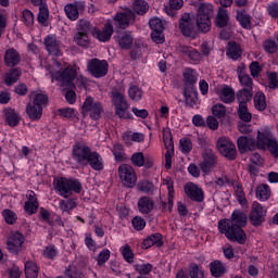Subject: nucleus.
<instances>
[{
	"mask_svg": "<svg viewBox=\"0 0 278 278\" xmlns=\"http://www.w3.org/2000/svg\"><path fill=\"white\" fill-rule=\"evenodd\" d=\"M118 177L125 188H134L138 181L136 170L129 164H122L118 167Z\"/></svg>",
	"mask_w": 278,
	"mask_h": 278,
	"instance_id": "obj_8",
	"label": "nucleus"
},
{
	"mask_svg": "<svg viewBox=\"0 0 278 278\" xmlns=\"http://www.w3.org/2000/svg\"><path fill=\"white\" fill-rule=\"evenodd\" d=\"M96 27L90 24V22L86 18H81L77 24V33L78 34H94Z\"/></svg>",
	"mask_w": 278,
	"mask_h": 278,
	"instance_id": "obj_34",
	"label": "nucleus"
},
{
	"mask_svg": "<svg viewBox=\"0 0 278 278\" xmlns=\"http://www.w3.org/2000/svg\"><path fill=\"white\" fill-rule=\"evenodd\" d=\"M37 21L41 25H47V21H49V5L46 4L45 7H39Z\"/></svg>",
	"mask_w": 278,
	"mask_h": 278,
	"instance_id": "obj_49",
	"label": "nucleus"
},
{
	"mask_svg": "<svg viewBox=\"0 0 278 278\" xmlns=\"http://www.w3.org/2000/svg\"><path fill=\"white\" fill-rule=\"evenodd\" d=\"M130 162L138 168H142V166H144V153L142 152L134 153L130 157Z\"/></svg>",
	"mask_w": 278,
	"mask_h": 278,
	"instance_id": "obj_52",
	"label": "nucleus"
},
{
	"mask_svg": "<svg viewBox=\"0 0 278 278\" xmlns=\"http://www.w3.org/2000/svg\"><path fill=\"white\" fill-rule=\"evenodd\" d=\"M110 260V250H103L97 257L98 266H103Z\"/></svg>",
	"mask_w": 278,
	"mask_h": 278,
	"instance_id": "obj_64",
	"label": "nucleus"
},
{
	"mask_svg": "<svg viewBox=\"0 0 278 278\" xmlns=\"http://www.w3.org/2000/svg\"><path fill=\"white\" fill-rule=\"evenodd\" d=\"M165 185L167 186V190H168V198H167L168 212H173V205L175 201V187L173 185V179L167 178Z\"/></svg>",
	"mask_w": 278,
	"mask_h": 278,
	"instance_id": "obj_40",
	"label": "nucleus"
},
{
	"mask_svg": "<svg viewBox=\"0 0 278 278\" xmlns=\"http://www.w3.org/2000/svg\"><path fill=\"white\" fill-rule=\"evenodd\" d=\"M113 105H115V114L118 118H127V110H129V102L118 89L111 91Z\"/></svg>",
	"mask_w": 278,
	"mask_h": 278,
	"instance_id": "obj_7",
	"label": "nucleus"
},
{
	"mask_svg": "<svg viewBox=\"0 0 278 278\" xmlns=\"http://www.w3.org/2000/svg\"><path fill=\"white\" fill-rule=\"evenodd\" d=\"M21 79V68H13L4 76V83L7 86H13Z\"/></svg>",
	"mask_w": 278,
	"mask_h": 278,
	"instance_id": "obj_37",
	"label": "nucleus"
},
{
	"mask_svg": "<svg viewBox=\"0 0 278 278\" xmlns=\"http://www.w3.org/2000/svg\"><path fill=\"white\" fill-rule=\"evenodd\" d=\"M256 197L260 201H268L270 199V187L268 185H261L256 188Z\"/></svg>",
	"mask_w": 278,
	"mask_h": 278,
	"instance_id": "obj_44",
	"label": "nucleus"
},
{
	"mask_svg": "<svg viewBox=\"0 0 278 278\" xmlns=\"http://www.w3.org/2000/svg\"><path fill=\"white\" fill-rule=\"evenodd\" d=\"M59 205L62 212H71L77 207V202H75V199L61 200Z\"/></svg>",
	"mask_w": 278,
	"mask_h": 278,
	"instance_id": "obj_50",
	"label": "nucleus"
},
{
	"mask_svg": "<svg viewBox=\"0 0 278 278\" xmlns=\"http://www.w3.org/2000/svg\"><path fill=\"white\" fill-rule=\"evenodd\" d=\"M185 193L191 201H195V203H201L204 199L203 189L199 188L194 182H188L185 185Z\"/></svg>",
	"mask_w": 278,
	"mask_h": 278,
	"instance_id": "obj_19",
	"label": "nucleus"
},
{
	"mask_svg": "<svg viewBox=\"0 0 278 278\" xmlns=\"http://www.w3.org/2000/svg\"><path fill=\"white\" fill-rule=\"evenodd\" d=\"M214 14V9L211 4H201L197 12L195 23L197 27L202 34H207L212 29V22L210 16Z\"/></svg>",
	"mask_w": 278,
	"mask_h": 278,
	"instance_id": "obj_5",
	"label": "nucleus"
},
{
	"mask_svg": "<svg viewBox=\"0 0 278 278\" xmlns=\"http://www.w3.org/2000/svg\"><path fill=\"white\" fill-rule=\"evenodd\" d=\"M4 63L9 68L18 66V64H21V54L18 51L14 48L8 49L4 53Z\"/></svg>",
	"mask_w": 278,
	"mask_h": 278,
	"instance_id": "obj_21",
	"label": "nucleus"
},
{
	"mask_svg": "<svg viewBox=\"0 0 278 278\" xmlns=\"http://www.w3.org/2000/svg\"><path fill=\"white\" fill-rule=\"evenodd\" d=\"M83 188L78 179L61 177L55 181V190L59 191V194L63 197V199H68V197H72L73 192L79 194Z\"/></svg>",
	"mask_w": 278,
	"mask_h": 278,
	"instance_id": "obj_4",
	"label": "nucleus"
},
{
	"mask_svg": "<svg viewBox=\"0 0 278 278\" xmlns=\"http://www.w3.org/2000/svg\"><path fill=\"white\" fill-rule=\"evenodd\" d=\"M237 147L241 154L255 151L260 147V138L257 137V140H255L252 136H241L237 139Z\"/></svg>",
	"mask_w": 278,
	"mask_h": 278,
	"instance_id": "obj_15",
	"label": "nucleus"
},
{
	"mask_svg": "<svg viewBox=\"0 0 278 278\" xmlns=\"http://www.w3.org/2000/svg\"><path fill=\"white\" fill-rule=\"evenodd\" d=\"M86 8L84 2H76V4L65 5V14L70 21H77L79 18V9Z\"/></svg>",
	"mask_w": 278,
	"mask_h": 278,
	"instance_id": "obj_25",
	"label": "nucleus"
},
{
	"mask_svg": "<svg viewBox=\"0 0 278 278\" xmlns=\"http://www.w3.org/2000/svg\"><path fill=\"white\" fill-rule=\"evenodd\" d=\"M266 220V210L260 203H255L250 212V223L254 227H260Z\"/></svg>",
	"mask_w": 278,
	"mask_h": 278,
	"instance_id": "obj_17",
	"label": "nucleus"
},
{
	"mask_svg": "<svg viewBox=\"0 0 278 278\" xmlns=\"http://www.w3.org/2000/svg\"><path fill=\"white\" fill-rule=\"evenodd\" d=\"M81 110L83 116H90L92 121H99L104 112L103 104L90 96L85 99Z\"/></svg>",
	"mask_w": 278,
	"mask_h": 278,
	"instance_id": "obj_6",
	"label": "nucleus"
},
{
	"mask_svg": "<svg viewBox=\"0 0 278 278\" xmlns=\"http://www.w3.org/2000/svg\"><path fill=\"white\" fill-rule=\"evenodd\" d=\"M218 117L214 116V115H210L206 118V125L208 127V129H212V131H216V129H218Z\"/></svg>",
	"mask_w": 278,
	"mask_h": 278,
	"instance_id": "obj_63",
	"label": "nucleus"
},
{
	"mask_svg": "<svg viewBox=\"0 0 278 278\" xmlns=\"http://www.w3.org/2000/svg\"><path fill=\"white\" fill-rule=\"evenodd\" d=\"M74 40L78 47H88L90 45V39L86 33H76Z\"/></svg>",
	"mask_w": 278,
	"mask_h": 278,
	"instance_id": "obj_47",
	"label": "nucleus"
},
{
	"mask_svg": "<svg viewBox=\"0 0 278 278\" xmlns=\"http://www.w3.org/2000/svg\"><path fill=\"white\" fill-rule=\"evenodd\" d=\"M43 255L48 260H53V257H56L58 255V249H55V245H48L43 250Z\"/></svg>",
	"mask_w": 278,
	"mask_h": 278,
	"instance_id": "obj_62",
	"label": "nucleus"
},
{
	"mask_svg": "<svg viewBox=\"0 0 278 278\" xmlns=\"http://www.w3.org/2000/svg\"><path fill=\"white\" fill-rule=\"evenodd\" d=\"M149 25L152 31H164V23L159 17H152Z\"/></svg>",
	"mask_w": 278,
	"mask_h": 278,
	"instance_id": "obj_53",
	"label": "nucleus"
},
{
	"mask_svg": "<svg viewBox=\"0 0 278 278\" xmlns=\"http://www.w3.org/2000/svg\"><path fill=\"white\" fill-rule=\"evenodd\" d=\"M132 10L136 14L143 16L149 12V3L144 0H135L132 4Z\"/></svg>",
	"mask_w": 278,
	"mask_h": 278,
	"instance_id": "obj_39",
	"label": "nucleus"
},
{
	"mask_svg": "<svg viewBox=\"0 0 278 278\" xmlns=\"http://www.w3.org/2000/svg\"><path fill=\"white\" fill-rule=\"evenodd\" d=\"M128 94L132 101H140V99H142V89L138 86H131L128 90Z\"/></svg>",
	"mask_w": 278,
	"mask_h": 278,
	"instance_id": "obj_54",
	"label": "nucleus"
},
{
	"mask_svg": "<svg viewBox=\"0 0 278 278\" xmlns=\"http://www.w3.org/2000/svg\"><path fill=\"white\" fill-rule=\"evenodd\" d=\"M45 45L50 55H60V40L54 35L45 38Z\"/></svg>",
	"mask_w": 278,
	"mask_h": 278,
	"instance_id": "obj_22",
	"label": "nucleus"
},
{
	"mask_svg": "<svg viewBox=\"0 0 278 278\" xmlns=\"http://www.w3.org/2000/svg\"><path fill=\"white\" fill-rule=\"evenodd\" d=\"M267 147L268 151L274 157H278V143L270 131H258V149H264Z\"/></svg>",
	"mask_w": 278,
	"mask_h": 278,
	"instance_id": "obj_12",
	"label": "nucleus"
},
{
	"mask_svg": "<svg viewBox=\"0 0 278 278\" xmlns=\"http://www.w3.org/2000/svg\"><path fill=\"white\" fill-rule=\"evenodd\" d=\"M253 99V89H241L237 92L239 105H247Z\"/></svg>",
	"mask_w": 278,
	"mask_h": 278,
	"instance_id": "obj_33",
	"label": "nucleus"
},
{
	"mask_svg": "<svg viewBox=\"0 0 278 278\" xmlns=\"http://www.w3.org/2000/svg\"><path fill=\"white\" fill-rule=\"evenodd\" d=\"M155 207V202L149 197H141L138 200V210L140 214H151Z\"/></svg>",
	"mask_w": 278,
	"mask_h": 278,
	"instance_id": "obj_24",
	"label": "nucleus"
},
{
	"mask_svg": "<svg viewBox=\"0 0 278 278\" xmlns=\"http://www.w3.org/2000/svg\"><path fill=\"white\" fill-rule=\"evenodd\" d=\"M277 47V42H275L273 39L266 40L263 45V48L267 53H276Z\"/></svg>",
	"mask_w": 278,
	"mask_h": 278,
	"instance_id": "obj_61",
	"label": "nucleus"
},
{
	"mask_svg": "<svg viewBox=\"0 0 278 278\" xmlns=\"http://www.w3.org/2000/svg\"><path fill=\"white\" fill-rule=\"evenodd\" d=\"M254 108L258 112H264L266 110V96L262 91H257L254 94Z\"/></svg>",
	"mask_w": 278,
	"mask_h": 278,
	"instance_id": "obj_38",
	"label": "nucleus"
},
{
	"mask_svg": "<svg viewBox=\"0 0 278 278\" xmlns=\"http://www.w3.org/2000/svg\"><path fill=\"white\" fill-rule=\"evenodd\" d=\"M212 114L215 116V118H225L227 115V108H225V105L222 103H217L212 106Z\"/></svg>",
	"mask_w": 278,
	"mask_h": 278,
	"instance_id": "obj_48",
	"label": "nucleus"
},
{
	"mask_svg": "<svg viewBox=\"0 0 278 278\" xmlns=\"http://www.w3.org/2000/svg\"><path fill=\"white\" fill-rule=\"evenodd\" d=\"M219 99L223 103H233L236 101V91L230 86H225L222 89Z\"/></svg>",
	"mask_w": 278,
	"mask_h": 278,
	"instance_id": "obj_32",
	"label": "nucleus"
},
{
	"mask_svg": "<svg viewBox=\"0 0 278 278\" xmlns=\"http://www.w3.org/2000/svg\"><path fill=\"white\" fill-rule=\"evenodd\" d=\"M112 153L116 162H125V160H127V154H125V148L121 143H115L113 146Z\"/></svg>",
	"mask_w": 278,
	"mask_h": 278,
	"instance_id": "obj_41",
	"label": "nucleus"
},
{
	"mask_svg": "<svg viewBox=\"0 0 278 278\" xmlns=\"http://www.w3.org/2000/svg\"><path fill=\"white\" fill-rule=\"evenodd\" d=\"M229 23V12L225 8H219L217 16L215 18V25L216 27H227Z\"/></svg>",
	"mask_w": 278,
	"mask_h": 278,
	"instance_id": "obj_29",
	"label": "nucleus"
},
{
	"mask_svg": "<svg viewBox=\"0 0 278 278\" xmlns=\"http://www.w3.org/2000/svg\"><path fill=\"white\" fill-rule=\"evenodd\" d=\"M26 278H38V265L31 261H27L25 264Z\"/></svg>",
	"mask_w": 278,
	"mask_h": 278,
	"instance_id": "obj_42",
	"label": "nucleus"
},
{
	"mask_svg": "<svg viewBox=\"0 0 278 278\" xmlns=\"http://www.w3.org/2000/svg\"><path fill=\"white\" fill-rule=\"evenodd\" d=\"M47 103H49V96L45 93H36L33 99V104L37 105L38 108H46Z\"/></svg>",
	"mask_w": 278,
	"mask_h": 278,
	"instance_id": "obj_45",
	"label": "nucleus"
},
{
	"mask_svg": "<svg viewBox=\"0 0 278 278\" xmlns=\"http://www.w3.org/2000/svg\"><path fill=\"white\" fill-rule=\"evenodd\" d=\"M239 81H240L241 86H243V89L253 90V79L248 74L240 73Z\"/></svg>",
	"mask_w": 278,
	"mask_h": 278,
	"instance_id": "obj_46",
	"label": "nucleus"
},
{
	"mask_svg": "<svg viewBox=\"0 0 278 278\" xmlns=\"http://www.w3.org/2000/svg\"><path fill=\"white\" fill-rule=\"evenodd\" d=\"M226 54L230 60H239L242 58V48L236 41H229Z\"/></svg>",
	"mask_w": 278,
	"mask_h": 278,
	"instance_id": "obj_27",
	"label": "nucleus"
},
{
	"mask_svg": "<svg viewBox=\"0 0 278 278\" xmlns=\"http://www.w3.org/2000/svg\"><path fill=\"white\" fill-rule=\"evenodd\" d=\"M242 227H247V214L240 210H235L231 217L218 222L219 232L224 233L230 242L244 244L247 233Z\"/></svg>",
	"mask_w": 278,
	"mask_h": 278,
	"instance_id": "obj_1",
	"label": "nucleus"
},
{
	"mask_svg": "<svg viewBox=\"0 0 278 278\" xmlns=\"http://www.w3.org/2000/svg\"><path fill=\"white\" fill-rule=\"evenodd\" d=\"M237 21L243 29H251V15L247 14L245 10L237 11Z\"/></svg>",
	"mask_w": 278,
	"mask_h": 278,
	"instance_id": "obj_35",
	"label": "nucleus"
},
{
	"mask_svg": "<svg viewBox=\"0 0 278 278\" xmlns=\"http://www.w3.org/2000/svg\"><path fill=\"white\" fill-rule=\"evenodd\" d=\"M163 140L165 149H167L165 153V168L170 170L173 168V155L175 154V144L173 143V134L170 129H163Z\"/></svg>",
	"mask_w": 278,
	"mask_h": 278,
	"instance_id": "obj_11",
	"label": "nucleus"
},
{
	"mask_svg": "<svg viewBox=\"0 0 278 278\" xmlns=\"http://www.w3.org/2000/svg\"><path fill=\"white\" fill-rule=\"evenodd\" d=\"M179 29L182 36L187 38H195L197 29H194V21L190 17V13H184L179 21Z\"/></svg>",
	"mask_w": 278,
	"mask_h": 278,
	"instance_id": "obj_14",
	"label": "nucleus"
},
{
	"mask_svg": "<svg viewBox=\"0 0 278 278\" xmlns=\"http://www.w3.org/2000/svg\"><path fill=\"white\" fill-rule=\"evenodd\" d=\"M211 275L213 277H223L227 273V267L220 261H214L210 264Z\"/></svg>",
	"mask_w": 278,
	"mask_h": 278,
	"instance_id": "obj_30",
	"label": "nucleus"
},
{
	"mask_svg": "<svg viewBox=\"0 0 278 278\" xmlns=\"http://www.w3.org/2000/svg\"><path fill=\"white\" fill-rule=\"evenodd\" d=\"M189 275L191 278H205L203 269L197 264H191L189 266Z\"/></svg>",
	"mask_w": 278,
	"mask_h": 278,
	"instance_id": "obj_51",
	"label": "nucleus"
},
{
	"mask_svg": "<svg viewBox=\"0 0 278 278\" xmlns=\"http://www.w3.org/2000/svg\"><path fill=\"white\" fill-rule=\"evenodd\" d=\"M23 21L27 27H31L34 25V13L29 10H24L22 12Z\"/></svg>",
	"mask_w": 278,
	"mask_h": 278,
	"instance_id": "obj_59",
	"label": "nucleus"
},
{
	"mask_svg": "<svg viewBox=\"0 0 278 278\" xmlns=\"http://www.w3.org/2000/svg\"><path fill=\"white\" fill-rule=\"evenodd\" d=\"M4 123L9 127H16L21 123V115L14 109H4Z\"/></svg>",
	"mask_w": 278,
	"mask_h": 278,
	"instance_id": "obj_23",
	"label": "nucleus"
},
{
	"mask_svg": "<svg viewBox=\"0 0 278 278\" xmlns=\"http://www.w3.org/2000/svg\"><path fill=\"white\" fill-rule=\"evenodd\" d=\"M197 72L192 68H187L184 73L185 88H194L198 81Z\"/></svg>",
	"mask_w": 278,
	"mask_h": 278,
	"instance_id": "obj_31",
	"label": "nucleus"
},
{
	"mask_svg": "<svg viewBox=\"0 0 278 278\" xmlns=\"http://www.w3.org/2000/svg\"><path fill=\"white\" fill-rule=\"evenodd\" d=\"M72 157L79 166H90L93 170H103V157L99 152L92 151L85 141H78L73 146Z\"/></svg>",
	"mask_w": 278,
	"mask_h": 278,
	"instance_id": "obj_2",
	"label": "nucleus"
},
{
	"mask_svg": "<svg viewBox=\"0 0 278 278\" xmlns=\"http://www.w3.org/2000/svg\"><path fill=\"white\" fill-rule=\"evenodd\" d=\"M184 94L187 108H194L197 101H199V92H197V89L185 87Z\"/></svg>",
	"mask_w": 278,
	"mask_h": 278,
	"instance_id": "obj_26",
	"label": "nucleus"
},
{
	"mask_svg": "<svg viewBox=\"0 0 278 278\" xmlns=\"http://www.w3.org/2000/svg\"><path fill=\"white\" fill-rule=\"evenodd\" d=\"M131 21H136V14L131 10H126L124 12H117L113 18V25L117 29H127L131 24Z\"/></svg>",
	"mask_w": 278,
	"mask_h": 278,
	"instance_id": "obj_13",
	"label": "nucleus"
},
{
	"mask_svg": "<svg viewBox=\"0 0 278 278\" xmlns=\"http://www.w3.org/2000/svg\"><path fill=\"white\" fill-rule=\"evenodd\" d=\"M200 168L202 173H212L213 168H216V154H214V151L206 150L203 154V161L200 163Z\"/></svg>",
	"mask_w": 278,
	"mask_h": 278,
	"instance_id": "obj_18",
	"label": "nucleus"
},
{
	"mask_svg": "<svg viewBox=\"0 0 278 278\" xmlns=\"http://www.w3.org/2000/svg\"><path fill=\"white\" fill-rule=\"evenodd\" d=\"M2 216L8 225H14V223H16V219H17L16 213H14L11 210H8V208L3 210Z\"/></svg>",
	"mask_w": 278,
	"mask_h": 278,
	"instance_id": "obj_55",
	"label": "nucleus"
},
{
	"mask_svg": "<svg viewBox=\"0 0 278 278\" xmlns=\"http://www.w3.org/2000/svg\"><path fill=\"white\" fill-rule=\"evenodd\" d=\"M26 114H28L30 121H40V118H42V106L29 103L26 106Z\"/></svg>",
	"mask_w": 278,
	"mask_h": 278,
	"instance_id": "obj_28",
	"label": "nucleus"
},
{
	"mask_svg": "<svg viewBox=\"0 0 278 278\" xmlns=\"http://www.w3.org/2000/svg\"><path fill=\"white\" fill-rule=\"evenodd\" d=\"M131 223H132V227H134V229H136V231H142V229H144V227H147V220H144V218H142L140 216L134 217Z\"/></svg>",
	"mask_w": 278,
	"mask_h": 278,
	"instance_id": "obj_57",
	"label": "nucleus"
},
{
	"mask_svg": "<svg viewBox=\"0 0 278 278\" xmlns=\"http://www.w3.org/2000/svg\"><path fill=\"white\" fill-rule=\"evenodd\" d=\"M122 254L125 262H128V264H132L134 251L131 250V247H129V244L124 245V248L122 249Z\"/></svg>",
	"mask_w": 278,
	"mask_h": 278,
	"instance_id": "obj_56",
	"label": "nucleus"
},
{
	"mask_svg": "<svg viewBox=\"0 0 278 278\" xmlns=\"http://www.w3.org/2000/svg\"><path fill=\"white\" fill-rule=\"evenodd\" d=\"M181 153H190L192 151V140L182 138L180 139Z\"/></svg>",
	"mask_w": 278,
	"mask_h": 278,
	"instance_id": "obj_60",
	"label": "nucleus"
},
{
	"mask_svg": "<svg viewBox=\"0 0 278 278\" xmlns=\"http://www.w3.org/2000/svg\"><path fill=\"white\" fill-rule=\"evenodd\" d=\"M112 34H114V26L109 20L102 30L94 28L92 36H96L100 42H108L112 38Z\"/></svg>",
	"mask_w": 278,
	"mask_h": 278,
	"instance_id": "obj_20",
	"label": "nucleus"
},
{
	"mask_svg": "<svg viewBox=\"0 0 278 278\" xmlns=\"http://www.w3.org/2000/svg\"><path fill=\"white\" fill-rule=\"evenodd\" d=\"M117 40L122 49H131V45H134V36L128 31H124L119 35Z\"/></svg>",
	"mask_w": 278,
	"mask_h": 278,
	"instance_id": "obj_36",
	"label": "nucleus"
},
{
	"mask_svg": "<svg viewBox=\"0 0 278 278\" xmlns=\"http://www.w3.org/2000/svg\"><path fill=\"white\" fill-rule=\"evenodd\" d=\"M217 151L227 160L233 161L238 157V150L236 144L227 137H222L217 140Z\"/></svg>",
	"mask_w": 278,
	"mask_h": 278,
	"instance_id": "obj_9",
	"label": "nucleus"
},
{
	"mask_svg": "<svg viewBox=\"0 0 278 278\" xmlns=\"http://www.w3.org/2000/svg\"><path fill=\"white\" fill-rule=\"evenodd\" d=\"M110 65L105 60L91 59L87 64V70L89 71L92 77L96 79H100V77H105L108 75V71Z\"/></svg>",
	"mask_w": 278,
	"mask_h": 278,
	"instance_id": "obj_10",
	"label": "nucleus"
},
{
	"mask_svg": "<svg viewBox=\"0 0 278 278\" xmlns=\"http://www.w3.org/2000/svg\"><path fill=\"white\" fill-rule=\"evenodd\" d=\"M138 188L140 192H144L146 194H149V192H153V182L149 180H141L138 184Z\"/></svg>",
	"mask_w": 278,
	"mask_h": 278,
	"instance_id": "obj_58",
	"label": "nucleus"
},
{
	"mask_svg": "<svg viewBox=\"0 0 278 278\" xmlns=\"http://www.w3.org/2000/svg\"><path fill=\"white\" fill-rule=\"evenodd\" d=\"M238 116L243 123H251L253 115L249 112V106L241 104L238 109Z\"/></svg>",
	"mask_w": 278,
	"mask_h": 278,
	"instance_id": "obj_43",
	"label": "nucleus"
},
{
	"mask_svg": "<svg viewBox=\"0 0 278 278\" xmlns=\"http://www.w3.org/2000/svg\"><path fill=\"white\" fill-rule=\"evenodd\" d=\"M50 75L63 90H75V79L77 78V67H65L62 72H50Z\"/></svg>",
	"mask_w": 278,
	"mask_h": 278,
	"instance_id": "obj_3",
	"label": "nucleus"
},
{
	"mask_svg": "<svg viewBox=\"0 0 278 278\" xmlns=\"http://www.w3.org/2000/svg\"><path fill=\"white\" fill-rule=\"evenodd\" d=\"M25 243V236L21 232H14L7 241V249L13 255H18L23 251V244Z\"/></svg>",
	"mask_w": 278,
	"mask_h": 278,
	"instance_id": "obj_16",
	"label": "nucleus"
}]
</instances>
